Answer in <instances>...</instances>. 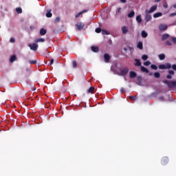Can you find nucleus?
<instances>
[{"label": "nucleus", "instance_id": "3c124183", "mask_svg": "<svg viewBox=\"0 0 176 176\" xmlns=\"http://www.w3.org/2000/svg\"><path fill=\"white\" fill-rule=\"evenodd\" d=\"M170 17H174V16H176V12L170 14Z\"/></svg>", "mask_w": 176, "mask_h": 176}, {"label": "nucleus", "instance_id": "c9c22d12", "mask_svg": "<svg viewBox=\"0 0 176 176\" xmlns=\"http://www.w3.org/2000/svg\"><path fill=\"white\" fill-rule=\"evenodd\" d=\"M151 68L152 69L156 70V69H157V66L156 65H151Z\"/></svg>", "mask_w": 176, "mask_h": 176}, {"label": "nucleus", "instance_id": "a878e982", "mask_svg": "<svg viewBox=\"0 0 176 176\" xmlns=\"http://www.w3.org/2000/svg\"><path fill=\"white\" fill-rule=\"evenodd\" d=\"M122 31L123 34H127V32H129V30H127V28H126V26H124L122 28Z\"/></svg>", "mask_w": 176, "mask_h": 176}, {"label": "nucleus", "instance_id": "cd10ccee", "mask_svg": "<svg viewBox=\"0 0 176 176\" xmlns=\"http://www.w3.org/2000/svg\"><path fill=\"white\" fill-rule=\"evenodd\" d=\"M16 60V55H12L10 59V61L11 63H13Z\"/></svg>", "mask_w": 176, "mask_h": 176}, {"label": "nucleus", "instance_id": "72a5a7b5", "mask_svg": "<svg viewBox=\"0 0 176 176\" xmlns=\"http://www.w3.org/2000/svg\"><path fill=\"white\" fill-rule=\"evenodd\" d=\"M154 76H155V78H160V73H159V72L154 73Z\"/></svg>", "mask_w": 176, "mask_h": 176}, {"label": "nucleus", "instance_id": "f8f14e48", "mask_svg": "<svg viewBox=\"0 0 176 176\" xmlns=\"http://www.w3.org/2000/svg\"><path fill=\"white\" fill-rule=\"evenodd\" d=\"M129 76L131 79H134V78L137 76V73H135V72L131 71L129 73Z\"/></svg>", "mask_w": 176, "mask_h": 176}, {"label": "nucleus", "instance_id": "393cba45", "mask_svg": "<svg viewBox=\"0 0 176 176\" xmlns=\"http://www.w3.org/2000/svg\"><path fill=\"white\" fill-rule=\"evenodd\" d=\"M88 93H91V94H94V87H91L88 89Z\"/></svg>", "mask_w": 176, "mask_h": 176}, {"label": "nucleus", "instance_id": "c756f323", "mask_svg": "<svg viewBox=\"0 0 176 176\" xmlns=\"http://www.w3.org/2000/svg\"><path fill=\"white\" fill-rule=\"evenodd\" d=\"M16 12H17L18 14H21V13H23V10L21 9V8H16Z\"/></svg>", "mask_w": 176, "mask_h": 176}, {"label": "nucleus", "instance_id": "1a4fd4ad", "mask_svg": "<svg viewBox=\"0 0 176 176\" xmlns=\"http://www.w3.org/2000/svg\"><path fill=\"white\" fill-rule=\"evenodd\" d=\"M145 21H146V23L151 21V20H152V16L149 14V13H145Z\"/></svg>", "mask_w": 176, "mask_h": 176}, {"label": "nucleus", "instance_id": "5701e85b", "mask_svg": "<svg viewBox=\"0 0 176 176\" xmlns=\"http://www.w3.org/2000/svg\"><path fill=\"white\" fill-rule=\"evenodd\" d=\"M46 30L41 28L40 30V35H46Z\"/></svg>", "mask_w": 176, "mask_h": 176}, {"label": "nucleus", "instance_id": "4c0bfd02", "mask_svg": "<svg viewBox=\"0 0 176 176\" xmlns=\"http://www.w3.org/2000/svg\"><path fill=\"white\" fill-rule=\"evenodd\" d=\"M36 63H37L36 60H29L30 64H36Z\"/></svg>", "mask_w": 176, "mask_h": 176}, {"label": "nucleus", "instance_id": "c85d7f7f", "mask_svg": "<svg viewBox=\"0 0 176 176\" xmlns=\"http://www.w3.org/2000/svg\"><path fill=\"white\" fill-rule=\"evenodd\" d=\"M142 60H143L144 61H146V60H148V55L146 54H143L142 56Z\"/></svg>", "mask_w": 176, "mask_h": 176}, {"label": "nucleus", "instance_id": "de8ad7c7", "mask_svg": "<svg viewBox=\"0 0 176 176\" xmlns=\"http://www.w3.org/2000/svg\"><path fill=\"white\" fill-rule=\"evenodd\" d=\"M80 14H82V12H80L79 13H78L76 15V18L77 19V17H79L80 16Z\"/></svg>", "mask_w": 176, "mask_h": 176}, {"label": "nucleus", "instance_id": "9d476101", "mask_svg": "<svg viewBox=\"0 0 176 176\" xmlns=\"http://www.w3.org/2000/svg\"><path fill=\"white\" fill-rule=\"evenodd\" d=\"M168 87L170 89H174V87H176V81L170 80Z\"/></svg>", "mask_w": 176, "mask_h": 176}, {"label": "nucleus", "instance_id": "6e6d98bb", "mask_svg": "<svg viewBox=\"0 0 176 176\" xmlns=\"http://www.w3.org/2000/svg\"><path fill=\"white\" fill-rule=\"evenodd\" d=\"M53 63H54V59H51L50 65H52Z\"/></svg>", "mask_w": 176, "mask_h": 176}, {"label": "nucleus", "instance_id": "13d9d810", "mask_svg": "<svg viewBox=\"0 0 176 176\" xmlns=\"http://www.w3.org/2000/svg\"><path fill=\"white\" fill-rule=\"evenodd\" d=\"M162 0H155V2H160Z\"/></svg>", "mask_w": 176, "mask_h": 176}, {"label": "nucleus", "instance_id": "7ed1b4c3", "mask_svg": "<svg viewBox=\"0 0 176 176\" xmlns=\"http://www.w3.org/2000/svg\"><path fill=\"white\" fill-rule=\"evenodd\" d=\"M156 9H157V6L155 5L153 6L149 10H146L145 11V13L148 14V13H153V12H155V10H156Z\"/></svg>", "mask_w": 176, "mask_h": 176}, {"label": "nucleus", "instance_id": "79ce46f5", "mask_svg": "<svg viewBox=\"0 0 176 176\" xmlns=\"http://www.w3.org/2000/svg\"><path fill=\"white\" fill-rule=\"evenodd\" d=\"M163 6L165 9H167V8H168V5L167 4L166 2L164 3Z\"/></svg>", "mask_w": 176, "mask_h": 176}, {"label": "nucleus", "instance_id": "a18cd8bd", "mask_svg": "<svg viewBox=\"0 0 176 176\" xmlns=\"http://www.w3.org/2000/svg\"><path fill=\"white\" fill-rule=\"evenodd\" d=\"M172 42H173V43H176V37H172Z\"/></svg>", "mask_w": 176, "mask_h": 176}, {"label": "nucleus", "instance_id": "b1692460", "mask_svg": "<svg viewBox=\"0 0 176 176\" xmlns=\"http://www.w3.org/2000/svg\"><path fill=\"white\" fill-rule=\"evenodd\" d=\"M34 42H36V43H38L39 42H45V38H37L34 40Z\"/></svg>", "mask_w": 176, "mask_h": 176}, {"label": "nucleus", "instance_id": "a19ab883", "mask_svg": "<svg viewBox=\"0 0 176 176\" xmlns=\"http://www.w3.org/2000/svg\"><path fill=\"white\" fill-rule=\"evenodd\" d=\"M10 42H11V43H14V42H16V40L14 39V38L12 37L10 39Z\"/></svg>", "mask_w": 176, "mask_h": 176}, {"label": "nucleus", "instance_id": "dca6fc26", "mask_svg": "<svg viewBox=\"0 0 176 176\" xmlns=\"http://www.w3.org/2000/svg\"><path fill=\"white\" fill-rule=\"evenodd\" d=\"M136 21L140 24L142 23V18H141V15H138L136 16Z\"/></svg>", "mask_w": 176, "mask_h": 176}, {"label": "nucleus", "instance_id": "ddd939ff", "mask_svg": "<svg viewBox=\"0 0 176 176\" xmlns=\"http://www.w3.org/2000/svg\"><path fill=\"white\" fill-rule=\"evenodd\" d=\"M140 69H141L142 72H145L146 74H149V70L144 66H141Z\"/></svg>", "mask_w": 176, "mask_h": 176}, {"label": "nucleus", "instance_id": "39448f33", "mask_svg": "<svg viewBox=\"0 0 176 176\" xmlns=\"http://www.w3.org/2000/svg\"><path fill=\"white\" fill-rule=\"evenodd\" d=\"M76 26L77 27V30H78V31H81V30L85 28V23L79 22L76 25Z\"/></svg>", "mask_w": 176, "mask_h": 176}, {"label": "nucleus", "instance_id": "412c9836", "mask_svg": "<svg viewBox=\"0 0 176 176\" xmlns=\"http://www.w3.org/2000/svg\"><path fill=\"white\" fill-rule=\"evenodd\" d=\"M134 14H135V12L134 11H131L128 14L129 19H131V17H134Z\"/></svg>", "mask_w": 176, "mask_h": 176}, {"label": "nucleus", "instance_id": "c03bdc74", "mask_svg": "<svg viewBox=\"0 0 176 176\" xmlns=\"http://www.w3.org/2000/svg\"><path fill=\"white\" fill-rule=\"evenodd\" d=\"M120 12H122V8H118L117 9L116 13H117V14H118V13H120Z\"/></svg>", "mask_w": 176, "mask_h": 176}, {"label": "nucleus", "instance_id": "5fc2aeb1", "mask_svg": "<svg viewBox=\"0 0 176 176\" xmlns=\"http://www.w3.org/2000/svg\"><path fill=\"white\" fill-rule=\"evenodd\" d=\"M120 91V93H124V88H121Z\"/></svg>", "mask_w": 176, "mask_h": 176}, {"label": "nucleus", "instance_id": "58836bf2", "mask_svg": "<svg viewBox=\"0 0 176 176\" xmlns=\"http://www.w3.org/2000/svg\"><path fill=\"white\" fill-rule=\"evenodd\" d=\"M168 73L169 74V75H174V74H175L173 70H168Z\"/></svg>", "mask_w": 176, "mask_h": 176}, {"label": "nucleus", "instance_id": "49530a36", "mask_svg": "<svg viewBox=\"0 0 176 176\" xmlns=\"http://www.w3.org/2000/svg\"><path fill=\"white\" fill-rule=\"evenodd\" d=\"M171 67H172V69H173L174 71H176V65H175V64L173 65Z\"/></svg>", "mask_w": 176, "mask_h": 176}, {"label": "nucleus", "instance_id": "f3484780", "mask_svg": "<svg viewBox=\"0 0 176 176\" xmlns=\"http://www.w3.org/2000/svg\"><path fill=\"white\" fill-rule=\"evenodd\" d=\"M137 47L140 49V50H142L144 49V45L142 44V42L140 41L137 45Z\"/></svg>", "mask_w": 176, "mask_h": 176}, {"label": "nucleus", "instance_id": "423d86ee", "mask_svg": "<svg viewBox=\"0 0 176 176\" xmlns=\"http://www.w3.org/2000/svg\"><path fill=\"white\" fill-rule=\"evenodd\" d=\"M168 163V158L167 157H164L161 160V164L162 166H166Z\"/></svg>", "mask_w": 176, "mask_h": 176}, {"label": "nucleus", "instance_id": "f03ea898", "mask_svg": "<svg viewBox=\"0 0 176 176\" xmlns=\"http://www.w3.org/2000/svg\"><path fill=\"white\" fill-rule=\"evenodd\" d=\"M39 45L36 43H31L30 44L29 47H30L31 50H33L34 52H36L38 50V47Z\"/></svg>", "mask_w": 176, "mask_h": 176}, {"label": "nucleus", "instance_id": "2eb2a0df", "mask_svg": "<svg viewBox=\"0 0 176 176\" xmlns=\"http://www.w3.org/2000/svg\"><path fill=\"white\" fill-rule=\"evenodd\" d=\"M135 65L136 67H141V60H140V59L135 58Z\"/></svg>", "mask_w": 176, "mask_h": 176}, {"label": "nucleus", "instance_id": "0eeeda50", "mask_svg": "<svg viewBox=\"0 0 176 176\" xmlns=\"http://www.w3.org/2000/svg\"><path fill=\"white\" fill-rule=\"evenodd\" d=\"M103 57L104 58V63H109V60H111V56H109V54H104Z\"/></svg>", "mask_w": 176, "mask_h": 176}, {"label": "nucleus", "instance_id": "473e14b6", "mask_svg": "<svg viewBox=\"0 0 176 176\" xmlns=\"http://www.w3.org/2000/svg\"><path fill=\"white\" fill-rule=\"evenodd\" d=\"M138 97L137 96H129V99L131 100V101H135V100H137Z\"/></svg>", "mask_w": 176, "mask_h": 176}, {"label": "nucleus", "instance_id": "9b49d317", "mask_svg": "<svg viewBox=\"0 0 176 176\" xmlns=\"http://www.w3.org/2000/svg\"><path fill=\"white\" fill-rule=\"evenodd\" d=\"M91 50H92L94 53H98V52H100V49H98V47H96V46H91Z\"/></svg>", "mask_w": 176, "mask_h": 176}, {"label": "nucleus", "instance_id": "864d4df0", "mask_svg": "<svg viewBox=\"0 0 176 176\" xmlns=\"http://www.w3.org/2000/svg\"><path fill=\"white\" fill-rule=\"evenodd\" d=\"M166 78H167V79H171V78H172L171 74L167 75Z\"/></svg>", "mask_w": 176, "mask_h": 176}, {"label": "nucleus", "instance_id": "4d7b16f0", "mask_svg": "<svg viewBox=\"0 0 176 176\" xmlns=\"http://www.w3.org/2000/svg\"><path fill=\"white\" fill-rule=\"evenodd\" d=\"M86 12H87V10H82V12H81V13H86Z\"/></svg>", "mask_w": 176, "mask_h": 176}, {"label": "nucleus", "instance_id": "37998d69", "mask_svg": "<svg viewBox=\"0 0 176 176\" xmlns=\"http://www.w3.org/2000/svg\"><path fill=\"white\" fill-rule=\"evenodd\" d=\"M166 45H167L168 46H171V42H170V41H166Z\"/></svg>", "mask_w": 176, "mask_h": 176}, {"label": "nucleus", "instance_id": "aec40b11", "mask_svg": "<svg viewBox=\"0 0 176 176\" xmlns=\"http://www.w3.org/2000/svg\"><path fill=\"white\" fill-rule=\"evenodd\" d=\"M137 80H138V85H141V83H142V77L141 76H138L137 77Z\"/></svg>", "mask_w": 176, "mask_h": 176}, {"label": "nucleus", "instance_id": "bf43d9fd", "mask_svg": "<svg viewBox=\"0 0 176 176\" xmlns=\"http://www.w3.org/2000/svg\"><path fill=\"white\" fill-rule=\"evenodd\" d=\"M173 8H174L175 9H176V4H174V5H173Z\"/></svg>", "mask_w": 176, "mask_h": 176}, {"label": "nucleus", "instance_id": "6ab92c4d", "mask_svg": "<svg viewBox=\"0 0 176 176\" xmlns=\"http://www.w3.org/2000/svg\"><path fill=\"white\" fill-rule=\"evenodd\" d=\"M52 10H47V12L46 13V17L50 18L52 16H53V14H52Z\"/></svg>", "mask_w": 176, "mask_h": 176}, {"label": "nucleus", "instance_id": "6e6552de", "mask_svg": "<svg viewBox=\"0 0 176 176\" xmlns=\"http://www.w3.org/2000/svg\"><path fill=\"white\" fill-rule=\"evenodd\" d=\"M167 28H168V26H167V25L161 24L159 26L160 31H166V30H167Z\"/></svg>", "mask_w": 176, "mask_h": 176}, {"label": "nucleus", "instance_id": "4468645a", "mask_svg": "<svg viewBox=\"0 0 176 176\" xmlns=\"http://www.w3.org/2000/svg\"><path fill=\"white\" fill-rule=\"evenodd\" d=\"M162 16H163V13L162 12H156L153 14L154 19H157V17H162Z\"/></svg>", "mask_w": 176, "mask_h": 176}, {"label": "nucleus", "instance_id": "052dcab7", "mask_svg": "<svg viewBox=\"0 0 176 176\" xmlns=\"http://www.w3.org/2000/svg\"><path fill=\"white\" fill-rule=\"evenodd\" d=\"M149 75H152V73H150V74Z\"/></svg>", "mask_w": 176, "mask_h": 176}, {"label": "nucleus", "instance_id": "e433bc0d", "mask_svg": "<svg viewBox=\"0 0 176 176\" xmlns=\"http://www.w3.org/2000/svg\"><path fill=\"white\" fill-rule=\"evenodd\" d=\"M163 82L165 84V85H168V87L170 85V80H165L163 81Z\"/></svg>", "mask_w": 176, "mask_h": 176}, {"label": "nucleus", "instance_id": "603ef678", "mask_svg": "<svg viewBox=\"0 0 176 176\" xmlns=\"http://www.w3.org/2000/svg\"><path fill=\"white\" fill-rule=\"evenodd\" d=\"M121 3H126L127 2L126 0H120Z\"/></svg>", "mask_w": 176, "mask_h": 176}, {"label": "nucleus", "instance_id": "8fccbe9b", "mask_svg": "<svg viewBox=\"0 0 176 176\" xmlns=\"http://www.w3.org/2000/svg\"><path fill=\"white\" fill-rule=\"evenodd\" d=\"M55 21L56 22V23H58V21H60V17H56V19H55Z\"/></svg>", "mask_w": 176, "mask_h": 176}, {"label": "nucleus", "instance_id": "bb28decb", "mask_svg": "<svg viewBox=\"0 0 176 176\" xmlns=\"http://www.w3.org/2000/svg\"><path fill=\"white\" fill-rule=\"evenodd\" d=\"M142 38H146V36H148V33H146V32L143 30L142 32Z\"/></svg>", "mask_w": 176, "mask_h": 176}, {"label": "nucleus", "instance_id": "09e8293b", "mask_svg": "<svg viewBox=\"0 0 176 176\" xmlns=\"http://www.w3.org/2000/svg\"><path fill=\"white\" fill-rule=\"evenodd\" d=\"M159 99H160V101H164V97H163V96H160L159 98Z\"/></svg>", "mask_w": 176, "mask_h": 176}, {"label": "nucleus", "instance_id": "7c9ffc66", "mask_svg": "<svg viewBox=\"0 0 176 176\" xmlns=\"http://www.w3.org/2000/svg\"><path fill=\"white\" fill-rule=\"evenodd\" d=\"M72 66H73V68H76V67H78V63H76V60L72 61Z\"/></svg>", "mask_w": 176, "mask_h": 176}, {"label": "nucleus", "instance_id": "f257e3e1", "mask_svg": "<svg viewBox=\"0 0 176 176\" xmlns=\"http://www.w3.org/2000/svg\"><path fill=\"white\" fill-rule=\"evenodd\" d=\"M158 68L160 69H170L171 68V64L170 63H166V64H162V65H160L158 66Z\"/></svg>", "mask_w": 176, "mask_h": 176}, {"label": "nucleus", "instance_id": "ea45409f", "mask_svg": "<svg viewBox=\"0 0 176 176\" xmlns=\"http://www.w3.org/2000/svg\"><path fill=\"white\" fill-rule=\"evenodd\" d=\"M95 31H96V32L97 34H100V32H101V28H98L96 29Z\"/></svg>", "mask_w": 176, "mask_h": 176}, {"label": "nucleus", "instance_id": "f704fd0d", "mask_svg": "<svg viewBox=\"0 0 176 176\" xmlns=\"http://www.w3.org/2000/svg\"><path fill=\"white\" fill-rule=\"evenodd\" d=\"M144 65H145L146 67H148V65H151V61L147 60V61L144 62Z\"/></svg>", "mask_w": 176, "mask_h": 176}, {"label": "nucleus", "instance_id": "4be33fe9", "mask_svg": "<svg viewBox=\"0 0 176 176\" xmlns=\"http://www.w3.org/2000/svg\"><path fill=\"white\" fill-rule=\"evenodd\" d=\"M160 60H164V58H166V55L164 54H160L159 56H158Z\"/></svg>", "mask_w": 176, "mask_h": 176}, {"label": "nucleus", "instance_id": "2f4dec72", "mask_svg": "<svg viewBox=\"0 0 176 176\" xmlns=\"http://www.w3.org/2000/svg\"><path fill=\"white\" fill-rule=\"evenodd\" d=\"M102 35H109V32L108 31L104 30H102Z\"/></svg>", "mask_w": 176, "mask_h": 176}, {"label": "nucleus", "instance_id": "20e7f679", "mask_svg": "<svg viewBox=\"0 0 176 176\" xmlns=\"http://www.w3.org/2000/svg\"><path fill=\"white\" fill-rule=\"evenodd\" d=\"M127 74H129V69L127 67H125L120 71V75H122V76H126Z\"/></svg>", "mask_w": 176, "mask_h": 176}, {"label": "nucleus", "instance_id": "a211bd4d", "mask_svg": "<svg viewBox=\"0 0 176 176\" xmlns=\"http://www.w3.org/2000/svg\"><path fill=\"white\" fill-rule=\"evenodd\" d=\"M168 38H170L169 34H163L162 41H166V39H168Z\"/></svg>", "mask_w": 176, "mask_h": 176}]
</instances>
